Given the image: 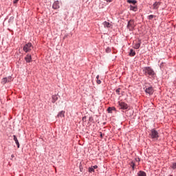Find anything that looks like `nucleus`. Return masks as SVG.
<instances>
[{"label":"nucleus","instance_id":"obj_23","mask_svg":"<svg viewBox=\"0 0 176 176\" xmlns=\"http://www.w3.org/2000/svg\"><path fill=\"white\" fill-rule=\"evenodd\" d=\"M153 17H156V16H155V15H149L148 16V20H152V19H153Z\"/></svg>","mask_w":176,"mask_h":176},{"label":"nucleus","instance_id":"obj_4","mask_svg":"<svg viewBox=\"0 0 176 176\" xmlns=\"http://www.w3.org/2000/svg\"><path fill=\"white\" fill-rule=\"evenodd\" d=\"M127 28L129 29V31H133V30H134V21L130 20L128 22Z\"/></svg>","mask_w":176,"mask_h":176},{"label":"nucleus","instance_id":"obj_34","mask_svg":"<svg viewBox=\"0 0 176 176\" xmlns=\"http://www.w3.org/2000/svg\"><path fill=\"white\" fill-rule=\"evenodd\" d=\"M11 157H14V155H12Z\"/></svg>","mask_w":176,"mask_h":176},{"label":"nucleus","instance_id":"obj_12","mask_svg":"<svg viewBox=\"0 0 176 176\" xmlns=\"http://www.w3.org/2000/svg\"><path fill=\"white\" fill-rule=\"evenodd\" d=\"M141 47V40H139V42L135 43L134 45V49H140V47Z\"/></svg>","mask_w":176,"mask_h":176},{"label":"nucleus","instance_id":"obj_24","mask_svg":"<svg viewBox=\"0 0 176 176\" xmlns=\"http://www.w3.org/2000/svg\"><path fill=\"white\" fill-rule=\"evenodd\" d=\"M89 173H94V169L93 168L92 166L91 168H89Z\"/></svg>","mask_w":176,"mask_h":176},{"label":"nucleus","instance_id":"obj_7","mask_svg":"<svg viewBox=\"0 0 176 176\" xmlns=\"http://www.w3.org/2000/svg\"><path fill=\"white\" fill-rule=\"evenodd\" d=\"M145 92L151 96L153 94V88L152 87H148L145 89Z\"/></svg>","mask_w":176,"mask_h":176},{"label":"nucleus","instance_id":"obj_13","mask_svg":"<svg viewBox=\"0 0 176 176\" xmlns=\"http://www.w3.org/2000/svg\"><path fill=\"white\" fill-rule=\"evenodd\" d=\"M25 60L26 63H31V60H32L31 55L28 54L26 56V57L25 58Z\"/></svg>","mask_w":176,"mask_h":176},{"label":"nucleus","instance_id":"obj_32","mask_svg":"<svg viewBox=\"0 0 176 176\" xmlns=\"http://www.w3.org/2000/svg\"><path fill=\"white\" fill-rule=\"evenodd\" d=\"M106 1V2H112V0H104Z\"/></svg>","mask_w":176,"mask_h":176},{"label":"nucleus","instance_id":"obj_33","mask_svg":"<svg viewBox=\"0 0 176 176\" xmlns=\"http://www.w3.org/2000/svg\"><path fill=\"white\" fill-rule=\"evenodd\" d=\"M98 78H100V76H99V75H98V76H96V79L98 80Z\"/></svg>","mask_w":176,"mask_h":176},{"label":"nucleus","instance_id":"obj_6","mask_svg":"<svg viewBox=\"0 0 176 176\" xmlns=\"http://www.w3.org/2000/svg\"><path fill=\"white\" fill-rule=\"evenodd\" d=\"M52 8H54V10L60 9V1H54L52 4Z\"/></svg>","mask_w":176,"mask_h":176},{"label":"nucleus","instance_id":"obj_10","mask_svg":"<svg viewBox=\"0 0 176 176\" xmlns=\"http://www.w3.org/2000/svg\"><path fill=\"white\" fill-rule=\"evenodd\" d=\"M14 141L15 142V144L17 145V148H20V143L19 142V140L17 139V137L16 135H13Z\"/></svg>","mask_w":176,"mask_h":176},{"label":"nucleus","instance_id":"obj_25","mask_svg":"<svg viewBox=\"0 0 176 176\" xmlns=\"http://www.w3.org/2000/svg\"><path fill=\"white\" fill-rule=\"evenodd\" d=\"M116 93H117V94H118V96H119V94H120V88L117 89L116 90Z\"/></svg>","mask_w":176,"mask_h":176},{"label":"nucleus","instance_id":"obj_35","mask_svg":"<svg viewBox=\"0 0 176 176\" xmlns=\"http://www.w3.org/2000/svg\"><path fill=\"white\" fill-rule=\"evenodd\" d=\"M100 137H102V133L100 134Z\"/></svg>","mask_w":176,"mask_h":176},{"label":"nucleus","instance_id":"obj_3","mask_svg":"<svg viewBox=\"0 0 176 176\" xmlns=\"http://www.w3.org/2000/svg\"><path fill=\"white\" fill-rule=\"evenodd\" d=\"M150 135L153 140H157L159 138V132L155 129H151Z\"/></svg>","mask_w":176,"mask_h":176},{"label":"nucleus","instance_id":"obj_29","mask_svg":"<svg viewBox=\"0 0 176 176\" xmlns=\"http://www.w3.org/2000/svg\"><path fill=\"white\" fill-rule=\"evenodd\" d=\"M107 111L109 113H111V112H112V109L111 107H109Z\"/></svg>","mask_w":176,"mask_h":176},{"label":"nucleus","instance_id":"obj_18","mask_svg":"<svg viewBox=\"0 0 176 176\" xmlns=\"http://www.w3.org/2000/svg\"><path fill=\"white\" fill-rule=\"evenodd\" d=\"M58 100V98L57 97V95L52 96V102H56Z\"/></svg>","mask_w":176,"mask_h":176},{"label":"nucleus","instance_id":"obj_31","mask_svg":"<svg viewBox=\"0 0 176 176\" xmlns=\"http://www.w3.org/2000/svg\"><path fill=\"white\" fill-rule=\"evenodd\" d=\"M17 2H19V0H14V1H13V3H17Z\"/></svg>","mask_w":176,"mask_h":176},{"label":"nucleus","instance_id":"obj_26","mask_svg":"<svg viewBox=\"0 0 176 176\" xmlns=\"http://www.w3.org/2000/svg\"><path fill=\"white\" fill-rule=\"evenodd\" d=\"M131 166H132L133 170H134V167H135V164L132 162L131 163Z\"/></svg>","mask_w":176,"mask_h":176},{"label":"nucleus","instance_id":"obj_1","mask_svg":"<svg viewBox=\"0 0 176 176\" xmlns=\"http://www.w3.org/2000/svg\"><path fill=\"white\" fill-rule=\"evenodd\" d=\"M143 72L146 76H151V78H155L156 76V73L153 70L152 68L149 67H144L143 69Z\"/></svg>","mask_w":176,"mask_h":176},{"label":"nucleus","instance_id":"obj_5","mask_svg":"<svg viewBox=\"0 0 176 176\" xmlns=\"http://www.w3.org/2000/svg\"><path fill=\"white\" fill-rule=\"evenodd\" d=\"M118 107L120 108V109H127V108H129V106L127 105V104L123 102H119Z\"/></svg>","mask_w":176,"mask_h":176},{"label":"nucleus","instance_id":"obj_19","mask_svg":"<svg viewBox=\"0 0 176 176\" xmlns=\"http://www.w3.org/2000/svg\"><path fill=\"white\" fill-rule=\"evenodd\" d=\"M128 3H133V5H135L137 3V1L135 0H127Z\"/></svg>","mask_w":176,"mask_h":176},{"label":"nucleus","instance_id":"obj_21","mask_svg":"<svg viewBox=\"0 0 176 176\" xmlns=\"http://www.w3.org/2000/svg\"><path fill=\"white\" fill-rule=\"evenodd\" d=\"M13 20H14V17L11 16V17L9 19L8 23H13Z\"/></svg>","mask_w":176,"mask_h":176},{"label":"nucleus","instance_id":"obj_14","mask_svg":"<svg viewBox=\"0 0 176 176\" xmlns=\"http://www.w3.org/2000/svg\"><path fill=\"white\" fill-rule=\"evenodd\" d=\"M138 176H146V173H145L144 171H142V170H140L138 173Z\"/></svg>","mask_w":176,"mask_h":176},{"label":"nucleus","instance_id":"obj_22","mask_svg":"<svg viewBox=\"0 0 176 176\" xmlns=\"http://www.w3.org/2000/svg\"><path fill=\"white\" fill-rule=\"evenodd\" d=\"M9 82H12V76L7 77V82L9 83Z\"/></svg>","mask_w":176,"mask_h":176},{"label":"nucleus","instance_id":"obj_8","mask_svg":"<svg viewBox=\"0 0 176 176\" xmlns=\"http://www.w3.org/2000/svg\"><path fill=\"white\" fill-rule=\"evenodd\" d=\"M161 2L160 1H155L153 4V9L154 10H157L159 9V6L161 5Z\"/></svg>","mask_w":176,"mask_h":176},{"label":"nucleus","instance_id":"obj_17","mask_svg":"<svg viewBox=\"0 0 176 176\" xmlns=\"http://www.w3.org/2000/svg\"><path fill=\"white\" fill-rule=\"evenodd\" d=\"M135 54V52L133 50L131 49L129 52V56H131V57H134Z\"/></svg>","mask_w":176,"mask_h":176},{"label":"nucleus","instance_id":"obj_11","mask_svg":"<svg viewBox=\"0 0 176 176\" xmlns=\"http://www.w3.org/2000/svg\"><path fill=\"white\" fill-rule=\"evenodd\" d=\"M65 114V111H61L60 112H59L57 115V118H64Z\"/></svg>","mask_w":176,"mask_h":176},{"label":"nucleus","instance_id":"obj_16","mask_svg":"<svg viewBox=\"0 0 176 176\" xmlns=\"http://www.w3.org/2000/svg\"><path fill=\"white\" fill-rule=\"evenodd\" d=\"M130 10H133V12H137V6H130Z\"/></svg>","mask_w":176,"mask_h":176},{"label":"nucleus","instance_id":"obj_20","mask_svg":"<svg viewBox=\"0 0 176 176\" xmlns=\"http://www.w3.org/2000/svg\"><path fill=\"white\" fill-rule=\"evenodd\" d=\"M171 168H173V170H175L176 169V162L173 163L171 165Z\"/></svg>","mask_w":176,"mask_h":176},{"label":"nucleus","instance_id":"obj_2","mask_svg":"<svg viewBox=\"0 0 176 176\" xmlns=\"http://www.w3.org/2000/svg\"><path fill=\"white\" fill-rule=\"evenodd\" d=\"M34 49V46L31 43H28L25 45L23 47V52H25V53H28V52H31L32 50Z\"/></svg>","mask_w":176,"mask_h":176},{"label":"nucleus","instance_id":"obj_15","mask_svg":"<svg viewBox=\"0 0 176 176\" xmlns=\"http://www.w3.org/2000/svg\"><path fill=\"white\" fill-rule=\"evenodd\" d=\"M6 83H8V77L3 78L1 80V84L2 85H6Z\"/></svg>","mask_w":176,"mask_h":176},{"label":"nucleus","instance_id":"obj_27","mask_svg":"<svg viewBox=\"0 0 176 176\" xmlns=\"http://www.w3.org/2000/svg\"><path fill=\"white\" fill-rule=\"evenodd\" d=\"M106 52H107V53H111V48L107 47V48L106 49Z\"/></svg>","mask_w":176,"mask_h":176},{"label":"nucleus","instance_id":"obj_28","mask_svg":"<svg viewBox=\"0 0 176 176\" xmlns=\"http://www.w3.org/2000/svg\"><path fill=\"white\" fill-rule=\"evenodd\" d=\"M92 168H93L94 170H96V168H98V166L97 165H95V166H92Z\"/></svg>","mask_w":176,"mask_h":176},{"label":"nucleus","instance_id":"obj_9","mask_svg":"<svg viewBox=\"0 0 176 176\" xmlns=\"http://www.w3.org/2000/svg\"><path fill=\"white\" fill-rule=\"evenodd\" d=\"M104 28H111L112 25L109 22L104 21L102 23Z\"/></svg>","mask_w":176,"mask_h":176},{"label":"nucleus","instance_id":"obj_30","mask_svg":"<svg viewBox=\"0 0 176 176\" xmlns=\"http://www.w3.org/2000/svg\"><path fill=\"white\" fill-rule=\"evenodd\" d=\"M97 83L98 85H100L101 84V80H97Z\"/></svg>","mask_w":176,"mask_h":176}]
</instances>
